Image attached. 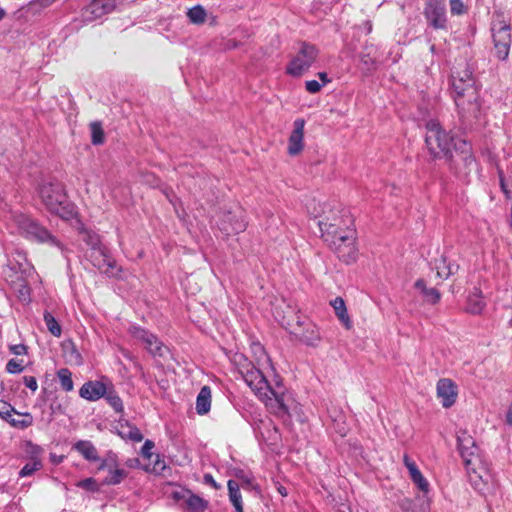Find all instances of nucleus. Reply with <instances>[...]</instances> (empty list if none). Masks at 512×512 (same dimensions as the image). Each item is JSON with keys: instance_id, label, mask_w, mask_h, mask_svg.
<instances>
[{"instance_id": "nucleus-12", "label": "nucleus", "mask_w": 512, "mask_h": 512, "mask_svg": "<svg viewBox=\"0 0 512 512\" xmlns=\"http://www.w3.org/2000/svg\"><path fill=\"white\" fill-rule=\"evenodd\" d=\"M286 325L290 327L291 333L306 345L315 347L319 344L321 337L318 328L314 324L302 322L300 317L297 316L295 324L287 321Z\"/></svg>"}, {"instance_id": "nucleus-58", "label": "nucleus", "mask_w": 512, "mask_h": 512, "mask_svg": "<svg viewBox=\"0 0 512 512\" xmlns=\"http://www.w3.org/2000/svg\"><path fill=\"white\" fill-rule=\"evenodd\" d=\"M42 6H49L51 5L55 0H38Z\"/></svg>"}, {"instance_id": "nucleus-21", "label": "nucleus", "mask_w": 512, "mask_h": 512, "mask_svg": "<svg viewBox=\"0 0 512 512\" xmlns=\"http://www.w3.org/2000/svg\"><path fill=\"white\" fill-rule=\"evenodd\" d=\"M73 448L88 461H98V451L92 442L88 440H79L73 445Z\"/></svg>"}, {"instance_id": "nucleus-32", "label": "nucleus", "mask_w": 512, "mask_h": 512, "mask_svg": "<svg viewBox=\"0 0 512 512\" xmlns=\"http://www.w3.org/2000/svg\"><path fill=\"white\" fill-rule=\"evenodd\" d=\"M44 321L48 331L55 337H60L62 334V328L55 317L48 311L44 312Z\"/></svg>"}, {"instance_id": "nucleus-36", "label": "nucleus", "mask_w": 512, "mask_h": 512, "mask_svg": "<svg viewBox=\"0 0 512 512\" xmlns=\"http://www.w3.org/2000/svg\"><path fill=\"white\" fill-rule=\"evenodd\" d=\"M57 376L59 378L61 387L65 391H71L73 390V380L71 377V372L67 368H62L58 371Z\"/></svg>"}, {"instance_id": "nucleus-57", "label": "nucleus", "mask_w": 512, "mask_h": 512, "mask_svg": "<svg viewBox=\"0 0 512 512\" xmlns=\"http://www.w3.org/2000/svg\"><path fill=\"white\" fill-rule=\"evenodd\" d=\"M165 468V462L159 459V455H156V460L154 463V469L162 470Z\"/></svg>"}, {"instance_id": "nucleus-54", "label": "nucleus", "mask_w": 512, "mask_h": 512, "mask_svg": "<svg viewBox=\"0 0 512 512\" xmlns=\"http://www.w3.org/2000/svg\"><path fill=\"white\" fill-rule=\"evenodd\" d=\"M10 351L14 355H24L27 353L26 346L23 344H15L10 346Z\"/></svg>"}, {"instance_id": "nucleus-11", "label": "nucleus", "mask_w": 512, "mask_h": 512, "mask_svg": "<svg viewBox=\"0 0 512 512\" xmlns=\"http://www.w3.org/2000/svg\"><path fill=\"white\" fill-rule=\"evenodd\" d=\"M87 257L94 267L108 276H116L119 272L116 261L111 257L107 248L104 246L90 249L87 253Z\"/></svg>"}, {"instance_id": "nucleus-35", "label": "nucleus", "mask_w": 512, "mask_h": 512, "mask_svg": "<svg viewBox=\"0 0 512 512\" xmlns=\"http://www.w3.org/2000/svg\"><path fill=\"white\" fill-rule=\"evenodd\" d=\"M190 493L191 490L177 486L170 492V498L173 499L176 504L184 507Z\"/></svg>"}, {"instance_id": "nucleus-16", "label": "nucleus", "mask_w": 512, "mask_h": 512, "mask_svg": "<svg viewBox=\"0 0 512 512\" xmlns=\"http://www.w3.org/2000/svg\"><path fill=\"white\" fill-rule=\"evenodd\" d=\"M437 397L440 399L443 407H451L457 398V387L455 383L448 378L440 379L437 382Z\"/></svg>"}, {"instance_id": "nucleus-42", "label": "nucleus", "mask_w": 512, "mask_h": 512, "mask_svg": "<svg viewBox=\"0 0 512 512\" xmlns=\"http://www.w3.org/2000/svg\"><path fill=\"white\" fill-rule=\"evenodd\" d=\"M360 61L361 63L365 66V69L367 71H372L375 69V66H376V60L375 58L371 55V52H367V53H361L360 54Z\"/></svg>"}, {"instance_id": "nucleus-19", "label": "nucleus", "mask_w": 512, "mask_h": 512, "mask_svg": "<svg viewBox=\"0 0 512 512\" xmlns=\"http://www.w3.org/2000/svg\"><path fill=\"white\" fill-rule=\"evenodd\" d=\"M99 470H108V475L104 479V483L107 485H117L121 483L127 476V472L124 469L118 468L114 459H105L100 464Z\"/></svg>"}, {"instance_id": "nucleus-49", "label": "nucleus", "mask_w": 512, "mask_h": 512, "mask_svg": "<svg viewBox=\"0 0 512 512\" xmlns=\"http://www.w3.org/2000/svg\"><path fill=\"white\" fill-rule=\"evenodd\" d=\"M462 160H463L465 166L468 168L469 172L473 169H476V167H477L476 159L471 154H465L462 157Z\"/></svg>"}, {"instance_id": "nucleus-8", "label": "nucleus", "mask_w": 512, "mask_h": 512, "mask_svg": "<svg viewBox=\"0 0 512 512\" xmlns=\"http://www.w3.org/2000/svg\"><path fill=\"white\" fill-rule=\"evenodd\" d=\"M318 57V49L308 43H302L299 51L287 66V73L299 77L304 74Z\"/></svg>"}, {"instance_id": "nucleus-40", "label": "nucleus", "mask_w": 512, "mask_h": 512, "mask_svg": "<svg viewBox=\"0 0 512 512\" xmlns=\"http://www.w3.org/2000/svg\"><path fill=\"white\" fill-rule=\"evenodd\" d=\"M13 413H17L14 407L10 403L0 400V417L7 421Z\"/></svg>"}, {"instance_id": "nucleus-60", "label": "nucleus", "mask_w": 512, "mask_h": 512, "mask_svg": "<svg viewBox=\"0 0 512 512\" xmlns=\"http://www.w3.org/2000/svg\"><path fill=\"white\" fill-rule=\"evenodd\" d=\"M500 182H501V187L503 190H505V184H504V181H503V178L500 176Z\"/></svg>"}, {"instance_id": "nucleus-7", "label": "nucleus", "mask_w": 512, "mask_h": 512, "mask_svg": "<svg viewBox=\"0 0 512 512\" xmlns=\"http://www.w3.org/2000/svg\"><path fill=\"white\" fill-rule=\"evenodd\" d=\"M356 233L352 227L345 228L335 243H329L330 248L337 254L338 258L346 264H350L357 259V247L355 244Z\"/></svg>"}, {"instance_id": "nucleus-6", "label": "nucleus", "mask_w": 512, "mask_h": 512, "mask_svg": "<svg viewBox=\"0 0 512 512\" xmlns=\"http://www.w3.org/2000/svg\"><path fill=\"white\" fill-rule=\"evenodd\" d=\"M13 222L18 232L25 238L61 248V243L45 227L29 216L16 213L13 215Z\"/></svg>"}, {"instance_id": "nucleus-23", "label": "nucleus", "mask_w": 512, "mask_h": 512, "mask_svg": "<svg viewBox=\"0 0 512 512\" xmlns=\"http://www.w3.org/2000/svg\"><path fill=\"white\" fill-rule=\"evenodd\" d=\"M211 407V389L208 386H203L196 399V411L200 415L209 412Z\"/></svg>"}, {"instance_id": "nucleus-10", "label": "nucleus", "mask_w": 512, "mask_h": 512, "mask_svg": "<svg viewBox=\"0 0 512 512\" xmlns=\"http://www.w3.org/2000/svg\"><path fill=\"white\" fill-rule=\"evenodd\" d=\"M491 31L496 56L500 60H506L512 42L510 25L500 19H495L492 22Z\"/></svg>"}, {"instance_id": "nucleus-5", "label": "nucleus", "mask_w": 512, "mask_h": 512, "mask_svg": "<svg viewBox=\"0 0 512 512\" xmlns=\"http://www.w3.org/2000/svg\"><path fill=\"white\" fill-rule=\"evenodd\" d=\"M425 143L429 154L434 159L445 158L452 161L453 138L448 132L442 129L436 120H430L426 124Z\"/></svg>"}, {"instance_id": "nucleus-45", "label": "nucleus", "mask_w": 512, "mask_h": 512, "mask_svg": "<svg viewBox=\"0 0 512 512\" xmlns=\"http://www.w3.org/2000/svg\"><path fill=\"white\" fill-rule=\"evenodd\" d=\"M450 10L454 15H461L465 12L462 0H450Z\"/></svg>"}, {"instance_id": "nucleus-17", "label": "nucleus", "mask_w": 512, "mask_h": 512, "mask_svg": "<svg viewBox=\"0 0 512 512\" xmlns=\"http://www.w3.org/2000/svg\"><path fill=\"white\" fill-rule=\"evenodd\" d=\"M293 127L287 148L288 154L291 156L298 155L303 150L305 120L302 118L296 119L293 123Z\"/></svg>"}, {"instance_id": "nucleus-38", "label": "nucleus", "mask_w": 512, "mask_h": 512, "mask_svg": "<svg viewBox=\"0 0 512 512\" xmlns=\"http://www.w3.org/2000/svg\"><path fill=\"white\" fill-rule=\"evenodd\" d=\"M83 241L90 246V249H95L103 246L100 241V237L97 233L92 231H84L83 232Z\"/></svg>"}, {"instance_id": "nucleus-13", "label": "nucleus", "mask_w": 512, "mask_h": 512, "mask_svg": "<svg viewBox=\"0 0 512 512\" xmlns=\"http://www.w3.org/2000/svg\"><path fill=\"white\" fill-rule=\"evenodd\" d=\"M220 230L226 235L238 234L246 229L244 213L240 208L222 213L219 223Z\"/></svg>"}, {"instance_id": "nucleus-56", "label": "nucleus", "mask_w": 512, "mask_h": 512, "mask_svg": "<svg viewBox=\"0 0 512 512\" xmlns=\"http://www.w3.org/2000/svg\"><path fill=\"white\" fill-rule=\"evenodd\" d=\"M204 482H205L206 484H210V485H211V486H213L214 488H217V487H218V486H217V484H216V482H215V480H214V478H213V476H212V475H210V474H206V475L204 476Z\"/></svg>"}, {"instance_id": "nucleus-20", "label": "nucleus", "mask_w": 512, "mask_h": 512, "mask_svg": "<svg viewBox=\"0 0 512 512\" xmlns=\"http://www.w3.org/2000/svg\"><path fill=\"white\" fill-rule=\"evenodd\" d=\"M323 212H326V215L331 217L332 223H336L338 228H341V226L345 228L352 226L351 217L343 209L325 205Z\"/></svg>"}, {"instance_id": "nucleus-37", "label": "nucleus", "mask_w": 512, "mask_h": 512, "mask_svg": "<svg viewBox=\"0 0 512 512\" xmlns=\"http://www.w3.org/2000/svg\"><path fill=\"white\" fill-rule=\"evenodd\" d=\"M410 478L420 491H422L423 493H428L429 483L426 480V478L422 475L419 469L417 471H414V473L410 475Z\"/></svg>"}, {"instance_id": "nucleus-31", "label": "nucleus", "mask_w": 512, "mask_h": 512, "mask_svg": "<svg viewBox=\"0 0 512 512\" xmlns=\"http://www.w3.org/2000/svg\"><path fill=\"white\" fill-rule=\"evenodd\" d=\"M43 467L42 459L28 460V462L19 471V477L24 478L33 475Z\"/></svg>"}, {"instance_id": "nucleus-1", "label": "nucleus", "mask_w": 512, "mask_h": 512, "mask_svg": "<svg viewBox=\"0 0 512 512\" xmlns=\"http://www.w3.org/2000/svg\"><path fill=\"white\" fill-rule=\"evenodd\" d=\"M251 349L255 362L250 361L243 354L234 355L233 361L238 372L272 414L283 420L288 419L290 415L289 394L280 381H276L273 387L267 380V373L274 372L270 357L260 343H252Z\"/></svg>"}, {"instance_id": "nucleus-52", "label": "nucleus", "mask_w": 512, "mask_h": 512, "mask_svg": "<svg viewBox=\"0 0 512 512\" xmlns=\"http://www.w3.org/2000/svg\"><path fill=\"white\" fill-rule=\"evenodd\" d=\"M79 487L85 488L87 490H95L96 489V481L93 478H87L79 482Z\"/></svg>"}, {"instance_id": "nucleus-24", "label": "nucleus", "mask_w": 512, "mask_h": 512, "mask_svg": "<svg viewBox=\"0 0 512 512\" xmlns=\"http://www.w3.org/2000/svg\"><path fill=\"white\" fill-rule=\"evenodd\" d=\"M415 288L421 292L425 301L431 304L438 303L441 298L440 292L436 288H428L423 279H418L415 282Z\"/></svg>"}, {"instance_id": "nucleus-2", "label": "nucleus", "mask_w": 512, "mask_h": 512, "mask_svg": "<svg viewBox=\"0 0 512 512\" xmlns=\"http://www.w3.org/2000/svg\"><path fill=\"white\" fill-rule=\"evenodd\" d=\"M458 448L463 458L470 480L478 485V480L488 483L491 475L488 465L482 460L478 454V448L473 438L467 432H460L457 436Z\"/></svg>"}, {"instance_id": "nucleus-22", "label": "nucleus", "mask_w": 512, "mask_h": 512, "mask_svg": "<svg viewBox=\"0 0 512 512\" xmlns=\"http://www.w3.org/2000/svg\"><path fill=\"white\" fill-rule=\"evenodd\" d=\"M331 306L333 307L336 316L340 320V322L344 325L346 329L352 328V321L348 315L347 308L343 298L336 297L331 301Z\"/></svg>"}, {"instance_id": "nucleus-25", "label": "nucleus", "mask_w": 512, "mask_h": 512, "mask_svg": "<svg viewBox=\"0 0 512 512\" xmlns=\"http://www.w3.org/2000/svg\"><path fill=\"white\" fill-rule=\"evenodd\" d=\"M227 486L229 492V499L233 506L235 507L236 512H243L240 484L235 480H229Z\"/></svg>"}, {"instance_id": "nucleus-33", "label": "nucleus", "mask_w": 512, "mask_h": 512, "mask_svg": "<svg viewBox=\"0 0 512 512\" xmlns=\"http://www.w3.org/2000/svg\"><path fill=\"white\" fill-rule=\"evenodd\" d=\"M187 16L191 23L202 24L206 19V11L201 5H196L188 10Z\"/></svg>"}, {"instance_id": "nucleus-59", "label": "nucleus", "mask_w": 512, "mask_h": 512, "mask_svg": "<svg viewBox=\"0 0 512 512\" xmlns=\"http://www.w3.org/2000/svg\"><path fill=\"white\" fill-rule=\"evenodd\" d=\"M5 14V10L3 8H0V20L4 18Z\"/></svg>"}, {"instance_id": "nucleus-18", "label": "nucleus", "mask_w": 512, "mask_h": 512, "mask_svg": "<svg viewBox=\"0 0 512 512\" xmlns=\"http://www.w3.org/2000/svg\"><path fill=\"white\" fill-rule=\"evenodd\" d=\"M107 385L104 381L85 382L79 390V395L88 401H97L107 393Z\"/></svg>"}, {"instance_id": "nucleus-43", "label": "nucleus", "mask_w": 512, "mask_h": 512, "mask_svg": "<svg viewBox=\"0 0 512 512\" xmlns=\"http://www.w3.org/2000/svg\"><path fill=\"white\" fill-rule=\"evenodd\" d=\"M24 369L22 361L11 359L6 364V370L8 373L16 374L22 372Z\"/></svg>"}, {"instance_id": "nucleus-46", "label": "nucleus", "mask_w": 512, "mask_h": 512, "mask_svg": "<svg viewBox=\"0 0 512 512\" xmlns=\"http://www.w3.org/2000/svg\"><path fill=\"white\" fill-rule=\"evenodd\" d=\"M154 448V442L151 440H146L141 448V454L146 459H151L153 457L152 449Z\"/></svg>"}, {"instance_id": "nucleus-55", "label": "nucleus", "mask_w": 512, "mask_h": 512, "mask_svg": "<svg viewBox=\"0 0 512 512\" xmlns=\"http://www.w3.org/2000/svg\"><path fill=\"white\" fill-rule=\"evenodd\" d=\"M317 75L321 80V84H323V86L331 82V79L328 77V74L326 72H319Z\"/></svg>"}, {"instance_id": "nucleus-51", "label": "nucleus", "mask_w": 512, "mask_h": 512, "mask_svg": "<svg viewBox=\"0 0 512 512\" xmlns=\"http://www.w3.org/2000/svg\"><path fill=\"white\" fill-rule=\"evenodd\" d=\"M403 461H404V465L406 466V468L409 471V475L414 473V471L418 470L417 465L415 464V462L412 459H410V457L408 455H404Z\"/></svg>"}, {"instance_id": "nucleus-3", "label": "nucleus", "mask_w": 512, "mask_h": 512, "mask_svg": "<svg viewBox=\"0 0 512 512\" xmlns=\"http://www.w3.org/2000/svg\"><path fill=\"white\" fill-rule=\"evenodd\" d=\"M452 90L455 105L461 117L476 116L480 110L479 89L475 80H468L454 77Z\"/></svg>"}, {"instance_id": "nucleus-41", "label": "nucleus", "mask_w": 512, "mask_h": 512, "mask_svg": "<svg viewBox=\"0 0 512 512\" xmlns=\"http://www.w3.org/2000/svg\"><path fill=\"white\" fill-rule=\"evenodd\" d=\"M26 452L30 456L29 460L35 461V459H42V455H43L44 451H43V448L40 447L39 445L28 442Z\"/></svg>"}, {"instance_id": "nucleus-50", "label": "nucleus", "mask_w": 512, "mask_h": 512, "mask_svg": "<svg viewBox=\"0 0 512 512\" xmlns=\"http://www.w3.org/2000/svg\"><path fill=\"white\" fill-rule=\"evenodd\" d=\"M23 382L32 392H35L38 388L37 380L34 376H24Z\"/></svg>"}, {"instance_id": "nucleus-4", "label": "nucleus", "mask_w": 512, "mask_h": 512, "mask_svg": "<svg viewBox=\"0 0 512 512\" xmlns=\"http://www.w3.org/2000/svg\"><path fill=\"white\" fill-rule=\"evenodd\" d=\"M39 196L46 209L62 219H70L74 208L60 183H43L39 187Z\"/></svg>"}, {"instance_id": "nucleus-39", "label": "nucleus", "mask_w": 512, "mask_h": 512, "mask_svg": "<svg viewBox=\"0 0 512 512\" xmlns=\"http://www.w3.org/2000/svg\"><path fill=\"white\" fill-rule=\"evenodd\" d=\"M92 134V143L94 145L102 144L104 141V132L100 123L93 122L90 125Z\"/></svg>"}, {"instance_id": "nucleus-44", "label": "nucleus", "mask_w": 512, "mask_h": 512, "mask_svg": "<svg viewBox=\"0 0 512 512\" xmlns=\"http://www.w3.org/2000/svg\"><path fill=\"white\" fill-rule=\"evenodd\" d=\"M454 77H458L460 79H463L466 83L468 82V80H475L474 77H473V73H472L471 69L468 66H466L465 69H463L462 71L454 72L452 74V79Z\"/></svg>"}, {"instance_id": "nucleus-14", "label": "nucleus", "mask_w": 512, "mask_h": 512, "mask_svg": "<svg viewBox=\"0 0 512 512\" xmlns=\"http://www.w3.org/2000/svg\"><path fill=\"white\" fill-rule=\"evenodd\" d=\"M116 0H93L82 11L84 21L91 22L112 12L116 8Z\"/></svg>"}, {"instance_id": "nucleus-34", "label": "nucleus", "mask_w": 512, "mask_h": 512, "mask_svg": "<svg viewBox=\"0 0 512 512\" xmlns=\"http://www.w3.org/2000/svg\"><path fill=\"white\" fill-rule=\"evenodd\" d=\"M21 419L9 418L7 421L16 428L25 429L33 424V417L30 413H16Z\"/></svg>"}, {"instance_id": "nucleus-53", "label": "nucleus", "mask_w": 512, "mask_h": 512, "mask_svg": "<svg viewBox=\"0 0 512 512\" xmlns=\"http://www.w3.org/2000/svg\"><path fill=\"white\" fill-rule=\"evenodd\" d=\"M237 478L241 481L239 483L243 488H247L252 485V480L243 471L236 474Z\"/></svg>"}, {"instance_id": "nucleus-27", "label": "nucleus", "mask_w": 512, "mask_h": 512, "mask_svg": "<svg viewBox=\"0 0 512 512\" xmlns=\"http://www.w3.org/2000/svg\"><path fill=\"white\" fill-rule=\"evenodd\" d=\"M485 307V302L478 289H475L468 297L467 311L472 314H479Z\"/></svg>"}, {"instance_id": "nucleus-29", "label": "nucleus", "mask_w": 512, "mask_h": 512, "mask_svg": "<svg viewBox=\"0 0 512 512\" xmlns=\"http://www.w3.org/2000/svg\"><path fill=\"white\" fill-rule=\"evenodd\" d=\"M459 266L455 263H447L446 258H442L439 264L436 265V275L441 279H448L451 275L455 274Z\"/></svg>"}, {"instance_id": "nucleus-26", "label": "nucleus", "mask_w": 512, "mask_h": 512, "mask_svg": "<svg viewBox=\"0 0 512 512\" xmlns=\"http://www.w3.org/2000/svg\"><path fill=\"white\" fill-rule=\"evenodd\" d=\"M183 508L189 512H204L208 508V501L191 491Z\"/></svg>"}, {"instance_id": "nucleus-48", "label": "nucleus", "mask_w": 512, "mask_h": 512, "mask_svg": "<svg viewBox=\"0 0 512 512\" xmlns=\"http://www.w3.org/2000/svg\"><path fill=\"white\" fill-rule=\"evenodd\" d=\"M127 436L134 442H140L143 440V435L137 427H130Z\"/></svg>"}, {"instance_id": "nucleus-9", "label": "nucleus", "mask_w": 512, "mask_h": 512, "mask_svg": "<svg viewBox=\"0 0 512 512\" xmlns=\"http://www.w3.org/2000/svg\"><path fill=\"white\" fill-rule=\"evenodd\" d=\"M128 332L132 338L141 343L153 357H164L168 350L157 335L138 325H131Z\"/></svg>"}, {"instance_id": "nucleus-15", "label": "nucleus", "mask_w": 512, "mask_h": 512, "mask_svg": "<svg viewBox=\"0 0 512 512\" xmlns=\"http://www.w3.org/2000/svg\"><path fill=\"white\" fill-rule=\"evenodd\" d=\"M318 226L321 231V237L327 244L335 243V239H338L345 232V227L341 226V228H338V225L332 223L331 217L326 215V212H322L319 215Z\"/></svg>"}, {"instance_id": "nucleus-28", "label": "nucleus", "mask_w": 512, "mask_h": 512, "mask_svg": "<svg viewBox=\"0 0 512 512\" xmlns=\"http://www.w3.org/2000/svg\"><path fill=\"white\" fill-rule=\"evenodd\" d=\"M431 24L436 29H444L446 27V12L443 4L436 5L430 12Z\"/></svg>"}, {"instance_id": "nucleus-47", "label": "nucleus", "mask_w": 512, "mask_h": 512, "mask_svg": "<svg viewBox=\"0 0 512 512\" xmlns=\"http://www.w3.org/2000/svg\"><path fill=\"white\" fill-rule=\"evenodd\" d=\"M322 87L323 84H321L317 80H308L305 82V88L311 94L318 93Z\"/></svg>"}, {"instance_id": "nucleus-30", "label": "nucleus", "mask_w": 512, "mask_h": 512, "mask_svg": "<svg viewBox=\"0 0 512 512\" xmlns=\"http://www.w3.org/2000/svg\"><path fill=\"white\" fill-rule=\"evenodd\" d=\"M109 403V405L117 412L122 413L124 410L123 402L117 393L113 390L112 384L109 382V387L107 388V393L104 396Z\"/></svg>"}]
</instances>
